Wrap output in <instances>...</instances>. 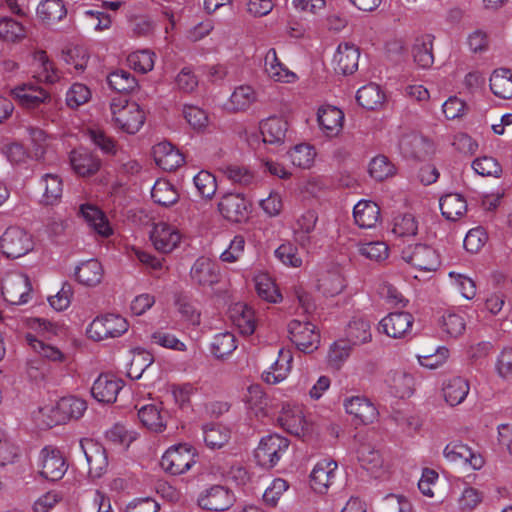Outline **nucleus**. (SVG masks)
I'll list each match as a JSON object with an SVG mask.
<instances>
[{
  "label": "nucleus",
  "instance_id": "obj_13",
  "mask_svg": "<svg viewBox=\"0 0 512 512\" xmlns=\"http://www.w3.org/2000/svg\"><path fill=\"white\" fill-rule=\"evenodd\" d=\"M150 239L156 250L162 253H170L180 243L181 235L175 227L165 222H159L154 225Z\"/></svg>",
  "mask_w": 512,
  "mask_h": 512
},
{
  "label": "nucleus",
  "instance_id": "obj_60",
  "mask_svg": "<svg viewBox=\"0 0 512 512\" xmlns=\"http://www.w3.org/2000/svg\"><path fill=\"white\" fill-rule=\"evenodd\" d=\"M275 256L285 265L298 268L302 265V258L298 249L291 243H284L275 250Z\"/></svg>",
  "mask_w": 512,
  "mask_h": 512
},
{
  "label": "nucleus",
  "instance_id": "obj_11",
  "mask_svg": "<svg viewBox=\"0 0 512 512\" xmlns=\"http://www.w3.org/2000/svg\"><path fill=\"white\" fill-rule=\"evenodd\" d=\"M218 209L221 215L235 223H240L248 219L249 203L239 193H227L218 203Z\"/></svg>",
  "mask_w": 512,
  "mask_h": 512
},
{
  "label": "nucleus",
  "instance_id": "obj_5",
  "mask_svg": "<svg viewBox=\"0 0 512 512\" xmlns=\"http://www.w3.org/2000/svg\"><path fill=\"white\" fill-rule=\"evenodd\" d=\"M195 463L194 453L188 444L170 447L162 456L160 465L171 475H180L188 471Z\"/></svg>",
  "mask_w": 512,
  "mask_h": 512
},
{
  "label": "nucleus",
  "instance_id": "obj_62",
  "mask_svg": "<svg viewBox=\"0 0 512 512\" xmlns=\"http://www.w3.org/2000/svg\"><path fill=\"white\" fill-rule=\"evenodd\" d=\"M153 55L148 50L137 51L128 56V62L136 71L146 73L153 69Z\"/></svg>",
  "mask_w": 512,
  "mask_h": 512
},
{
  "label": "nucleus",
  "instance_id": "obj_14",
  "mask_svg": "<svg viewBox=\"0 0 512 512\" xmlns=\"http://www.w3.org/2000/svg\"><path fill=\"white\" fill-rule=\"evenodd\" d=\"M399 146L404 156L417 160H425L434 151L433 143L416 133L403 135Z\"/></svg>",
  "mask_w": 512,
  "mask_h": 512
},
{
  "label": "nucleus",
  "instance_id": "obj_53",
  "mask_svg": "<svg viewBox=\"0 0 512 512\" xmlns=\"http://www.w3.org/2000/svg\"><path fill=\"white\" fill-rule=\"evenodd\" d=\"M315 157V151L312 146L308 144L296 145L289 152V158L294 166L299 168H309Z\"/></svg>",
  "mask_w": 512,
  "mask_h": 512
},
{
  "label": "nucleus",
  "instance_id": "obj_43",
  "mask_svg": "<svg viewBox=\"0 0 512 512\" xmlns=\"http://www.w3.org/2000/svg\"><path fill=\"white\" fill-rule=\"evenodd\" d=\"M347 340L352 345L364 344L371 340L370 324L363 319L349 322L346 330Z\"/></svg>",
  "mask_w": 512,
  "mask_h": 512
},
{
  "label": "nucleus",
  "instance_id": "obj_55",
  "mask_svg": "<svg viewBox=\"0 0 512 512\" xmlns=\"http://www.w3.org/2000/svg\"><path fill=\"white\" fill-rule=\"evenodd\" d=\"M193 182L199 194L205 199H211L217 190L216 178L208 171H200L194 176Z\"/></svg>",
  "mask_w": 512,
  "mask_h": 512
},
{
  "label": "nucleus",
  "instance_id": "obj_19",
  "mask_svg": "<svg viewBox=\"0 0 512 512\" xmlns=\"http://www.w3.org/2000/svg\"><path fill=\"white\" fill-rule=\"evenodd\" d=\"M413 321V316L408 312H393L380 321V327L389 337L401 338L412 327Z\"/></svg>",
  "mask_w": 512,
  "mask_h": 512
},
{
  "label": "nucleus",
  "instance_id": "obj_16",
  "mask_svg": "<svg viewBox=\"0 0 512 512\" xmlns=\"http://www.w3.org/2000/svg\"><path fill=\"white\" fill-rule=\"evenodd\" d=\"M122 382L110 374H101L91 388L92 396L101 403H114Z\"/></svg>",
  "mask_w": 512,
  "mask_h": 512
},
{
  "label": "nucleus",
  "instance_id": "obj_8",
  "mask_svg": "<svg viewBox=\"0 0 512 512\" xmlns=\"http://www.w3.org/2000/svg\"><path fill=\"white\" fill-rule=\"evenodd\" d=\"M235 496L233 492L222 485H213L205 490L198 498V505L205 510L221 512L233 506Z\"/></svg>",
  "mask_w": 512,
  "mask_h": 512
},
{
  "label": "nucleus",
  "instance_id": "obj_25",
  "mask_svg": "<svg viewBox=\"0 0 512 512\" xmlns=\"http://www.w3.org/2000/svg\"><path fill=\"white\" fill-rule=\"evenodd\" d=\"M353 216L360 228H372L379 221L380 207L373 201L361 200L354 206Z\"/></svg>",
  "mask_w": 512,
  "mask_h": 512
},
{
  "label": "nucleus",
  "instance_id": "obj_35",
  "mask_svg": "<svg viewBox=\"0 0 512 512\" xmlns=\"http://www.w3.org/2000/svg\"><path fill=\"white\" fill-rule=\"evenodd\" d=\"M138 418L143 426L154 432H162L166 428L164 415L156 405H145L138 411Z\"/></svg>",
  "mask_w": 512,
  "mask_h": 512
},
{
  "label": "nucleus",
  "instance_id": "obj_54",
  "mask_svg": "<svg viewBox=\"0 0 512 512\" xmlns=\"http://www.w3.org/2000/svg\"><path fill=\"white\" fill-rule=\"evenodd\" d=\"M345 287L343 277L337 272H328L318 281V288L326 296H335Z\"/></svg>",
  "mask_w": 512,
  "mask_h": 512
},
{
  "label": "nucleus",
  "instance_id": "obj_64",
  "mask_svg": "<svg viewBox=\"0 0 512 512\" xmlns=\"http://www.w3.org/2000/svg\"><path fill=\"white\" fill-rule=\"evenodd\" d=\"M384 512H411L412 505L403 495L389 494L384 498L382 505Z\"/></svg>",
  "mask_w": 512,
  "mask_h": 512
},
{
  "label": "nucleus",
  "instance_id": "obj_1",
  "mask_svg": "<svg viewBox=\"0 0 512 512\" xmlns=\"http://www.w3.org/2000/svg\"><path fill=\"white\" fill-rule=\"evenodd\" d=\"M127 320L116 314H106L96 317L87 328V335L94 341L116 338L127 332Z\"/></svg>",
  "mask_w": 512,
  "mask_h": 512
},
{
  "label": "nucleus",
  "instance_id": "obj_28",
  "mask_svg": "<svg viewBox=\"0 0 512 512\" xmlns=\"http://www.w3.org/2000/svg\"><path fill=\"white\" fill-rule=\"evenodd\" d=\"M80 214L99 235L108 237L112 233L105 214L96 206L83 204L80 207Z\"/></svg>",
  "mask_w": 512,
  "mask_h": 512
},
{
  "label": "nucleus",
  "instance_id": "obj_3",
  "mask_svg": "<svg viewBox=\"0 0 512 512\" xmlns=\"http://www.w3.org/2000/svg\"><path fill=\"white\" fill-rule=\"evenodd\" d=\"M33 240L25 230L9 227L0 238V251L9 258H20L33 250Z\"/></svg>",
  "mask_w": 512,
  "mask_h": 512
},
{
  "label": "nucleus",
  "instance_id": "obj_59",
  "mask_svg": "<svg viewBox=\"0 0 512 512\" xmlns=\"http://www.w3.org/2000/svg\"><path fill=\"white\" fill-rule=\"evenodd\" d=\"M88 136L102 152L111 155L116 153V142L113 138L107 136L102 129L90 128L88 129Z\"/></svg>",
  "mask_w": 512,
  "mask_h": 512
},
{
  "label": "nucleus",
  "instance_id": "obj_40",
  "mask_svg": "<svg viewBox=\"0 0 512 512\" xmlns=\"http://www.w3.org/2000/svg\"><path fill=\"white\" fill-rule=\"evenodd\" d=\"M107 82L112 90L123 94L132 92L138 85L135 77L129 71L122 69L111 72Z\"/></svg>",
  "mask_w": 512,
  "mask_h": 512
},
{
  "label": "nucleus",
  "instance_id": "obj_24",
  "mask_svg": "<svg viewBox=\"0 0 512 512\" xmlns=\"http://www.w3.org/2000/svg\"><path fill=\"white\" fill-rule=\"evenodd\" d=\"M12 93L19 103L28 109L38 108L41 104L50 100V95L47 91L33 84L16 87Z\"/></svg>",
  "mask_w": 512,
  "mask_h": 512
},
{
  "label": "nucleus",
  "instance_id": "obj_26",
  "mask_svg": "<svg viewBox=\"0 0 512 512\" xmlns=\"http://www.w3.org/2000/svg\"><path fill=\"white\" fill-rule=\"evenodd\" d=\"M230 318L243 335H251L256 328L254 310L246 304L237 303L230 310Z\"/></svg>",
  "mask_w": 512,
  "mask_h": 512
},
{
  "label": "nucleus",
  "instance_id": "obj_48",
  "mask_svg": "<svg viewBox=\"0 0 512 512\" xmlns=\"http://www.w3.org/2000/svg\"><path fill=\"white\" fill-rule=\"evenodd\" d=\"M26 36L23 24L9 17L0 20V38L7 42H16Z\"/></svg>",
  "mask_w": 512,
  "mask_h": 512
},
{
  "label": "nucleus",
  "instance_id": "obj_34",
  "mask_svg": "<svg viewBox=\"0 0 512 512\" xmlns=\"http://www.w3.org/2000/svg\"><path fill=\"white\" fill-rule=\"evenodd\" d=\"M386 382L396 397L406 398L413 393L414 378L408 373L393 372L388 375Z\"/></svg>",
  "mask_w": 512,
  "mask_h": 512
},
{
  "label": "nucleus",
  "instance_id": "obj_30",
  "mask_svg": "<svg viewBox=\"0 0 512 512\" xmlns=\"http://www.w3.org/2000/svg\"><path fill=\"white\" fill-rule=\"evenodd\" d=\"M443 396L450 406L461 404L469 393V383L462 377H453L444 383Z\"/></svg>",
  "mask_w": 512,
  "mask_h": 512
},
{
  "label": "nucleus",
  "instance_id": "obj_18",
  "mask_svg": "<svg viewBox=\"0 0 512 512\" xmlns=\"http://www.w3.org/2000/svg\"><path fill=\"white\" fill-rule=\"evenodd\" d=\"M337 463L334 460L323 459L313 468L310 475L311 487L318 493H325L335 478Z\"/></svg>",
  "mask_w": 512,
  "mask_h": 512
},
{
  "label": "nucleus",
  "instance_id": "obj_27",
  "mask_svg": "<svg viewBox=\"0 0 512 512\" xmlns=\"http://www.w3.org/2000/svg\"><path fill=\"white\" fill-rule=\"evenodd\" d=\"M70 163L74 171L80 176L95 174L100 168V160L85 150H73L70 154Z\"/></svg>",
  "mask_w": 512,
  "mask_h": 512
},
{
  "label": "nucleus",
  "instance_id": "obj_41",
  "mask_svg": "<svg viewBox=\"0 0 512 512\" xmlns=\"http://www.w3.org/2000/svg\"><path fill=\"white\" fill-rule=\"evenodd\" d=\"M41 183L44 185V193L42 202L45 205H54L62 197L63 185L62 180L56 174H45Z\"/></svg>",
  "mask_w": 512,
  "mask_h": 512
},
{
  "label": "nucleus",
  "instance_id": "obj_37",
  "mask_svg": "<svg viewBox=\"0 0 512 512\" xmlns=\"http://www.w3.org/2000/svg\"><path fill=\"white\" fill-rule=\"evenodd\" d=\"M155 157L156 163L165 170H172L179 167L184 158L178 151H174L170 143H160L156 146Z\"/></svg>",
  "mask_w": 512,
  "mask_h": 512
},
{
  "label": "nucleus",
  "instance_id": "obj_61",
  "mask_svg": "<svg viewBox=\"0 0 512 512\" xmlns=\"http://www.w3.org/2000/svg\"><path fill=\"white\" fill-rule=\"evenodd\" d=\"M90 96V90L86 85L75 83L66 94V103L70 108H77L86 103Z\"/></svg>",
  "mask_w": 512,
  "mask_h": 512
},
{
  "label": "nucleus",
  "instance_id": "obj_31",
  "mask_svg": "<svg viewBox=\"0 0 512 512\" xmlns=\"http://www.w3.org/2000/svg\"><path fill=\"white\" fill-rule=\"evenodd\" d=\"M75 277L80 284L96 286L102 280L103 267L98 260L90 259L76 267Z\"/></svg>",
  "mask_w": 512,
  "mask_h": 512
},
{
  "label": "nucleus",
  "instance_id": "obj_38",
  "mask_svg": "<svg viewBox=\"0 0 512 512\" xmlns=\"http://www.w3.org/2000/svg\"><path fill=\"white\" fill-rule=\"evenodd\" d=\"M412 55L415 63L421 68H428L433 64L432 40L429 35L415 40L412 46Z\"/></svg>",
  "mask_w": 512,
  "mask_h": 512
},
{
  "label": "nucleus",
  "instance_id": "obj_29",
  "mask_svg": "<svg viewBox=\"0 0 512 512\" xmlns=\"http://www.w3.org/2000/svg\"><path fill=\"white\" fill-rule=\"evenodd\" d=\"M440 209L442 215L450 221H456L467 211V202L458 193H450L440 198Z\"/></svg>",
  "mask_w": 512,
  "mask_h": 512
},
{
  "label": "nucleus",
  "instance_id": "obj_57",
  "mask_svg": "<svg viewBox=\"0 0 512 512\" xmlns=\"http://www.w3.org/2000/svg\"><path fill=\"white\" fill-rule=\"evenodd\" d=\"M63 59L69 64L73 65L78 71H83L88 63L89 56L87 51L82 46H70L63 50Z\"/></svg>",
  "mask_w": 512,
  "mask_h": 512
},
{
  "label": "nucleus",
  "instance_id": "obj_12",
  "mask_svg": "<svg viewBox=\"0 0 512 512\" xmlns=\"http://www.w3.org/2000/svg\"><path fill=\"white\" fill-rule=\"evenodd\" d=\"M31 290V283L26 275L7 278L1 287L4 299L13 305L26 303Z\"/></svg>",
  "mask_w": 512,
  "mask_h": 512
},
{
  "label": "nucleus",
  "instance_id": "obj_33",
  "mask_svg": "<svg viewBox=\"0 0 512 512\" xmlns=\"http://www.w3.org/2000/svg\"><path fill=\"white\" fill-rule=\"evenodd\" d=\"M356 100L364 109L375 110L383 104L384 94L378 85L370 83L357 91Z\"/></svg>",
  "mask_w": 512,
  "mask_h": 512
},
{
  "label": "nucleus",
  "instance_id": "obj_6",
  "mask_svg": "<svg viewBox=\"0 0 512 512\" xmlns=\"http://www.w3.org/2000/svg\"><path fill=\"white\" fill-rule=\"evenodd\" d=\"M402 259L422 271H435L439 265V255L427 244L408 245L401 252Z\"/></svg>",
  "mask_w": 512,
  "mask_h": 512
},
{
  "label": "nucleus",
  "instance_id": "obj_39",
  "mask_svg": "<svg viewBox=\"0 0 512 512\" xmlns=\"http://www.w3.org/2000/svg\"><path fill=\"white\" fill-rule=\"evenodd\" d=\"M37 14L44 22L54 23L63 19L67 10L62 0H44L37 7Z\"/></svg>",
  "mask_w": 512,
  "mask_h": 512
},
{
  "label": "nucleus",
  "instance_id": "obj_21",
  "mask_svg": "<svg viewBox=\"0 0 512 512\" xmlns=\"http://www.w3.org/2000/svg\"><path fill=\"white\" fill-rule=\"evenodd\" d=\"M360 52L352 44H340L334 56L335 70L343 75L353 74L358 68Z\"/></svg>",
  "mask_w": 512,
  "mask_h": 512
},
{
  "label": "nucleus",
  "instance_id": "obj_2",
  "mask_svg": "<svg viewBox=\"0 0 512 512\" xmlns=\"http://www.w3.org/2000/svg\"><path fill=\"white\" fill-rule=\"evenodd\" d=\"M290 442L278 434L263 437L255 450V458L259 465L273 468L287 452Z\"/></svg>",
  "mask_w": 512,
  "mask_h": 512
},
{
  "label": "nucleus",
  "instance_id": "obj_20",
  "mask_svg": "<svg viewBox=\"0 0 512 512\" xmlns=\"http://www.w3.org/2000/svg\"><path fill=\"white\" fill-rule=\"evenodd\" d=\"M317 120L327 136H336L342 129L344 113L335 106H322L318 110Z\"/></svg>",
  "mask_w": 512,
  "mask_h": 512
},
{
  "label": "nucleus",
  "instance_id": "obj_44",
  "mask_svg": "<svg viewBox=\"0 0 512 512\" xmlns=\"http://www.w3.org/2000/svg\"><path fill=\"white\" fill-rule=\"evenodd\" d=\"M236 338L230 332L217 334L210 345L211 353L217 359H223L236 349Z\"/></svg>",
  "mask_w": 512,
  "mask_h": 512
},
{
  "label": "nucleus",
  "instance_id": "obj_51",
  "mask_svg": "<svg viewBox=\"0 0 512 512\" xmlns=\"http://www.w3.org/2000/svg\"><path fill=\"white\" fill-rule=\"evenodd\" d=\"M26 340L28 344L34 349V351L43 358L59 362L64 360V354L57 347L44 343L42 340L37 339L31 333L26 335Z\"/></svg>",
  "mask_w": 512,
  "mask_h": 512
},
{
  "label": "nucleus",
  "instance_id": "obj_52",
  "mask_svg": "<svg viewBox=\"0 0 512 512\" xmlns=\"http://www.w3.org/2000/svg\"><path fill=\"white\" fill-rule=\"evenodd\" d=\"M392 231L399 237L415 236L418 231V222L410 213L398 215L394 218Z\"/></svg>",
  "mask_w": 512,
  "mask_h": 512
},
{
  "label": "nucleus",
  "instance_id": "obj_17",
  "mask_svg": "<svg viewBox=\"0 0 512 512\" xmlns=\"http://www.w3.org/2000/svg\"><path fill=\"white\" fill-rule=\"evenodd\" d=\"M348 414L353 415L361 424H369L377 417L378 412L369 399L363 396H352L343 402Z\"/></svg>",
  "mask_w": 512,
  "mask_h": 512
},
{
  "label": "nucleus",
  "instance_id": "obj_45",
  "mask_svg": "<svg viewBox=\"0 0 512 512\" xmlns=\"http://www.w3.org/2000/svg\"><path fill=\"white\" fill-rule=\"evenodd\" d=\"M204 441L212 449L223 447L230 438V431L218 424H207L203 427Z\"/></svg>",
  "mask_w": 512,
  "mask_h": 512
},
{
  "label": "nucleus",
  "instance_id": "obj_56",
  "mask_svg": "<svg viewBox=\"0 0 512 512\" xmlns=\"http://www.w3.org/2000/svg\"><path fill=\"white\" fill-rule=\"evenodd\" d=\"M57 408L67 415L70 419H79L87 409L86 402L77 397H64L58 404Z\"/></svg>",
  "mask_w": 512,
  "mask_h": 512
},
{
  "label": "nucleus",
  "instance_id": "obj_36",
  "mask_svg": "<svg viewBox=\"0 0 512 512\" xmlns=\"http://www.w3.org/2000/svg\"><path fill=\"white\" fill-rule=\"evenodd\" d=\"M151 197L156 204L163 207H170L179 200V194L174 186L165 180L156 181L151 190Z\"/></svg>",
  "mask_w": 512,
  "mask_h": 512
},
{
  "label": "nucleus",
  "instance_id": "obj_58",
  "mask_svg": "<svg viewBox=\"0 0 512 512\" xmlns=\"http://www.w3.org/2000/svg\"><path fill=\"white\" fill-rule=\"evenodd\" d=\"M267 63L270 64V68H267V71L273 78H275L276 81L290 82V78H295V74L283 67L279 62L275 49H270L268 51L266 55V64Z\"/></svg>",
  "mask_w": 512,
  "mask_h": 512
},
{
  "label": "nucleus",
  "instance_id": "obj_50",
  "mask_svg": "<svg viewBox=\"0 0 512 512\" xmlns=\"http://www.w3.org/2000/svg\"><path fill=\"white\" fill-rule=\"evenodd\" d=\"M255 100V92L250 86H239L232 93L230 104L234 111H245Z\"/></svg>",
  "mask_w": 512,
  "mask_h": 512
},
{
  "label": "nucleus",
  "instance_id": "obj_7",
  "mask_svg": "<svg viewBox=\"0 0 512 512\" xmlns=\"http://www.w3.org/2000/svg\"><path fill=\"white\" fill-rule=\"evenodd\" d=\"M288 332L298 350L311 353L318 348L320 335L316 331V326L311 322L293 319L288 324Z\"/></svg>",
  "mask_w": 512,
  "mask_h": 512
},
{
  "label": "nucleus",
  "instance_id": "obj_23",
  "mask_svg": "<svg viewBox=\"0 0 512 512\" xmlns=\"http://www.w3.org/2000/svg\"><path fill=\"white\" fill-rule=\"evenodd\" d=\"M287 131L288 122L283 118L272 116L260 122L264 143L283 144Z\"/></svg>",
  "mask_w": 512,
  "mask_h": 512
},
{
  "label": "nucleus",
  "instance_id": "obj_22",
  "mask_svg": "<svg viewBox=\"0 0 512 512\" xmlns=\"http://www.w3.org/2000/svg\"><path fill=\"white\" fill-rule=\"evenodd\" d=\"M444 456L453 462L468 463L475 470L480 469L484 464L481 455L475 454L470 447L461 442L449 443L444 449Z\"/></svg>",
  "mask_w": 512,
  "mask_h": 512
},
{
  "label": "nucleus",
  "instance_id": "obj_49",
  "mask_svg": "<svg viewBox=\"0 0 512 512\" xmlns=\"http://www.w3.org/2000/svg\"><path fill=\"white\" fill-rule=\"evenodd\" d=\"M369 174L377 181H383L395 174V166L384 155L374 157L369 164Z\"/></svg>",
  "mask_w": 512,
  "mask_h": 512
},
{
  "label": "nucleus",
  "instance_id": "obj_47",
  "mask_svg": "<svg viewBox=\"0 0 512 512\" xmlns=\"http://www.w3.org/2000/svg\"><path fill=\"white\" fill-rule=\"evenodd\" d=\"M357 458L367 471H373L382 466L383 460L378 450L370 444H361L357 450Z\"/></svg>",
  "mask_w": 512,
  "mask_h": 512
},
{
  "label": "nucleus",
  "instance_id": "obj_15",
  "mask_svg": "<svg viewBox=\"0 0 512 512\" xmlns=\"http://www.w3.org/2000/svg\"><path fill=\"white\" fill-rule=\"evenodd\" d=\"M190 277L199 286H212L220 281L219 267L209 258L200 257L191 267Z\"/></svg>",
  "mask_w": 512,
  "mask_h": 512
},
{
  "label": "nucleus",
  "instance_id": "obj_63",
  "mask_svg": "<svg viewBox=\"0 0 512 512\" xmlns=\"http://www.w3.org/2000/svg\"><path fill=\"white\" fill-rule=\"evenodd\" d=\"M487 233L482 227L468 231L464 238V248L470 253H477L487 241Z\"/></svg>",
  "mask_w": 512,
  "mask_h": 512
},
{
  "label": "nucleus",
  "instance_id": "obj_46",
  "mask_svg": "<svg viewBox=\"0 0 512 512\" xmlns=\"http://www.w3.org/2000/svg\"><path fill=\"white\" fill-rule=\"evenodd\" d=\"M133 353L127 376L136 380L139 379L144 371L154 362V357L150 352L142 349H136Z\"/></svg>",
  "mask_w": 512,
  "mask_h": 512
},
{
  "label": "nucleus",
  "instance_id": "obj_10",
  "mask_svg": "<svg viewBox=\"0 0 512 512\" xmlns=\"http://www.w3.org/2000/svg\"><path fill=\"white\" fill-rule=\"evenodd\" d=\"M80 447L89 465L88 474L92 478H100L108 467L105 448L92 439H82Z\"/></svg>",
  "mask_w": 512,
  "mask_h": 512
},
{
  "label": "nucleus",
  "instance_id": "obj_9",
  "mask_svg": "<svg viewBox=\"0 0 512 512\" xmlns=\"http://www.w3.org/2000/svg\"><path fill=\"white\" fill-rule=\"evenodd\" d=\"M40 475L49 481L62 479L67 471V464L61 451L57 448L46 446L41 450Z\"/></svg>",
  "mask_w": 512,
  "mask_h": 512
},
{
  "label": "nucleus",
  "instance_id": "obj_32",
  "mask_svg": "<svg viewBox=\"0 0 512 512\" xmlns=\"http://www.w3.org/2000/svg\"><path fill=\"white\" fill-rule=\"evenodd\" d=\"M492 93L502 99L512 98V72L509 69L495 70L490 77Z\"/></svg>",
  "mask_w": 512,
  "mask_h": 512
},
{
  "label": "nucleus",
  "instance_id": "obj_42",
  "mask_svg": "<svg viewBox=\"0 0 512 512\" xmlns=\"http://www.w3.org/2000/svg\"><path fill=\"white\" fill-rule=\"evenodd\" d=\"M174 303L183 319L194 325L200 323V313L191 296L184 292H177Z\"/></svg>",
  "mask_w": 512,
  "mask_h": 512
},
{
  "label": "nucleus",
  "instance_id": "obj_4",
  "mask_svg": "<svg viewBox=\"0 0 512 512\" xmlns=\"http://www.w3.org/2000/svg\"><path fill=\"white\" fill-rule=\"evenodd\" d=\"M111 111L115 125L128 134L137 133L145 121V113L140 106L135 103L126 102L120 106L115 101L111 103Z\"/></svg>",
  "mask_w": 512,
  "mask_h": 512
}]
</instances>
